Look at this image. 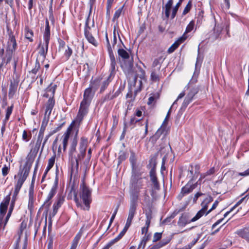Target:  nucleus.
<instances>
[{
	"label": "nucleus",
	"instance_id": "nucleus-1",
	"mask_svg": "<svg viewBox=\"0 0 249 249\" xmlns=\"http://www.w3.org/2000/svg\"><path fill=\"white\" fill-rule=\"evenodd\" d=\"M98 87V85L95 86V89ZM94 88V87L92 85L91 87L87 88L84 91L83 99L80 103L79 111L76 116V121L78 122V125H80L84 117L88 113L89 107L94 95V92L92 90V88Z\"/></svg>",
	"mask_w": 249,
	"mask_h": 249
},
{
	"label": "nucleus",
	"instance_id": "nucleus-2",
	"mask_svg": "<svg viewBox=\"0 0 249 249\" xmlns=\"http://www.w3.org/2000/svg\"><path fill=\"white\" fill-rule=\"evenodd\" d=\"M92 190L87 186L84 180L83 179L79 189V196L82 203L79 200L76 195L74 196V201L76 206L84 210H89L90 208V204L91 202Z\"/></svg>",
	"mask_w": 249,
	"mask_h": 249
},
{
	"label": "nucleus",
	"instance_id": "nucleus-3",
	"mask_svg": "<svg viewBox=\"0 0 249 249\" xmlns=\"http://www.w3.org/2000/svg\"><path fill=\"white\" fill-rule=\"evenodd\" d=\"M32 164H31L26 161L25 164L22 167H20L18 172L17 175L14 177L15 179H17L15 184V194H18L20 191L23 183L28 177L31 167Z\"/></svg>",
	"mask_w": 249,
	"mask_h": 249
},
{
	"label": "nucleus",
	"instance_id": "nucleus-4",
	"mask_svg": "<svg viewBox=\"0 0 249 249\" xmlns=\"http://www.w3.org/2000/svg\"><path fill=\"white\" fill-rule=\"evenodd\" d=\"M45 24L46 26L43 34V39L44 42L43 44L40 42L39 45V53L44 58L46 57L47 53L48 45L50 39V28L48 19L46 20Z\"/></svg>",
	"mask_w": 249,
	"mask_h": 249
},
{
	"label": "nucleus",
	"instance_id": "nucleus-5",
	"mask_svg": "<svg viewBox=\"0 0 249 249\" xmlns=\"http://www.w3.org/2000/svg\"><path fill=\"white\" fill-rule=\"evenodd\" d=\"M142 184L141 179H139L136 182L132 184L130 192V204L138 206L140 200V193L142 189Z\"/></svg>",
	"mask_w": 249,
	"mask_h": 249
},
{
	"label": "nucleus",
	"instance_id": "nucleus-6",
	"mask_svg": "<svg viewBox=\"0 0 249 249\" xmlns=\"http://www.w3.org/2000/svg\"><path fill=\"white\" fill-rule=\"evenodd\" d=\"M75 125H77V129H78L80 125H78V122L76 121V119L71 123L70 125L67 128L66 131L64 132L61 138L63 149L64 151L66 150L70 135Z\"/></svg>",
	"mask_w": 249,
	"mask_h": 249
},
{
	"label": "nucleus",
	"instance_id": "nucleus-7",
	"mask_svg": "<svg viewBox=\"0 0 249 249\" xmlns=\"http://www.w3.org/2000/svg\"><path fill=\"white\" fill-rule=\"evenodd\" d=\"M42 139L43 137H40V136H37V139L35 146L31 148L29 153L26 157V161H28V163L29 162L30 164H33L35 160L40 147Z\"/></svg>",
	"mask_w": 249,
	"mask_h": 249
},
{
	"label": "nucleus",
	"instance_id": "nucleus-8",
	"mask_svg": "<svg viewBox=\"0 0 249 249\" xmlns=\"http://www.w3.org/2000/svg\"><path fill=\"white\" fill-rule=\"evenodd\" d=\"M88 145V138L85 137H82L79 142V153L77 155V157L75 158L77 166L78 165V161L81 160L85 157Z\"/></svg>",
	"mask_w": 249,
	"mask_h": 249
},
{
	"label": "nucleus",
	"instance_id": "nucleus-9",
	"mask_svg": "<svg viewBox=\"0 0 249 249\" xmlns=\"http://www.w3.org/2000/svg\"><path fill=\"white\" fill-rule=\"evenodd\" d=\"M58 186V179L56 178L54 183L47 196V197L43 204V206H44L47 209L49 208L51 204V200L52 198L54 196L57 192V189Z\"/></svg>",
	"mask_w": 249,
	"mask_h": 249
},
{
	"label": "nucleus",
	"instance_id": "nucleus-10",
	"mask_svg": "<svg viewBox=\"0 0 249 249\" xmlns=\"http://www.w3.org/2000/svg\"><path fill=\"white\" fill-rule=\"evenodd\" d=\"M106 40L107 45V49L109 55L110 60L111 61V67L112 71L114 70L116 68V59L113 54L110 44L109 43V39L107 36V33L106 31L105 34Z\"/></svg>",
	"mask_w": 249,
	"mask_h": 249
},
{
	"label": "nucleus",
	"instance_id": "nucleus-11",
	"mask_svg": "<svg viewBox=\"0 0 249 249\" xmlns=\"http://www.w3.org/2000/svg\"><path fill=\"white\" fill-rule=\"evenodd\" d=\"M199 181L198 180L196 183H194L192 181L190 180L181 189V194L182 196L192 192L193 190L196 187L197 184L198 183Z\"/></svg>",
	"mask_w": 249,
	"mask_h": 249
},
{
	"label": "nucleus",
	"instance_id": "nucleus-12",
	"mask_svg": "<svg viewBox=\"0 0 249 249\" xmlns=\"http://www.w3.org/2000/svg\"><path fill=\"white\" fill-rule=\"evenodd\" d=\"M55 104V101L54 99H49L48 101L45 105V113L44 116L46 117L50 116L52 111L54 107Z\"/></svg>",
	"mask_w": 249,
	"mask_h": 249
},
{
	"label": "nucleus",
	"instance_id": "nucleus-13",
	"mask_svg": "<svg viewBox=\"0 0 249 249\" xmlns=\"http://www.w3.org/2000/svg\"><path fill=\"white\" fill-rule=\"evenodd\" d=\"M192 220L193 218L191 220L189 219L188 216L187 214H183L179 218L178 221V226L179 228H183L187 224L195 221H192Z\"/></svg>",
	"mask_w": 249,
	"mask_h": 249
},
{
	"label": "nucleus",
	"instance_id": "nucleus-14",
	"mask_svg": "<svg viewBox=\"0 0 249 249\" xmlns=\"http://www.w3.org/2000/svg\"><path fill=\"white\" fill-rule=\"evenodd\" d=\"M56 86L51 84L46 89L45 93L43 94V97L49 98V99L53 98Z\"/></svg>",
	"mask_w": 249,
	"mask_h": 249
},
{
	"label": "nucleus",
	"instance_id": "nucleus-15",
	"mask_svg": "<svg viewBox=\"0 0 249 249\" xmlns=\"http://www.w3.org/2000/svg\"><path fill=\"white\" fill-rule=\"evenodd\" d=\"M195 168V173L194 174V167L192 165H190L187 171V176L191 178L190 180L192 181L194 179L195 176H197V174L199 173V165H196Z\"/></svg>",
	"mask_w": 249,
	"mask_h": 249
},
{
	"label": "nucleus",
	"instance_id": "nucleus-16",
	"mask_svg": "<svg viewBox=\"0 0 249 249\" xmlns=\"http://www.w3.org/2000/svg\"><path fill=\"white\" fill-rule=\"evenodd\" d=\"M89 30H90L89 27L86 28L84 31V35L85 37L88 42L94 46L96 47L98 45V43L95 38L90 33Z\"/></svg>",
	"mask_w": 249,
	"mask_h": 249
},
{
	"label": "nucleus",
	"instance_id": "nucleus-17",
	"mask_svg": "<svg viewBox=\"0 0 249 249\" xmlns=\"http://www.w3.org/2000/svg\"><path fill=\"white\" fill-rule=\"evenodd\" d=\"M185 35H184L179 37L168 49V52L169 53H172L174 52L179 45L185 40Z\"/></svg>",
	"mask_w": 249,
	"mask_h": 249
},
{
	"label": "nucleus",
	"instance_id": "nucleus-18",
	"mask_svg": "<svg viewBox=\"0 0 249 249\" xmlns=\"http://www.w3.org/2000/svg\"><path fill=\"white\" fill-rule=\"evenodd\" d=\"M17 48V43L15 37L13 35H9V40L7 43V48L11 53H12Z\"/></svg>",
	"mask_w": 249,
	"mask_h": 249
},
{
	"label": "nucleus",
	"instance_id": "nucleus-19",
	"mask_svg": "<svg viewBox=\"0 0 249 249\" xmlns=\"http://www.w3.org/2000/svg\"><path fill=\"white\" fill-rule=\"evenodd\" d=\"M78 129L77 128L75 132V134L74 139H73L70 148L69 154L72 157H73L74 154L76 152V148L77 144V137L78 133Z\"/></svg>",
	"mask_w": 249,
	"mask_h": 249
},
{
	"label": "nucleus",
	"instance_id": "nucleus-20",
	"mask_svg": "<svg viewBox=\"0 0 249 249\" xmlns=\"http://www.w3.org/2000/svg\"><path fill=\"white\" fill-rule=\"evenodd\" d=\"M18 86V83L17 82L15 81L11 82L8 92L9 98H13L17 91Z\"/></svg>",
	"mask_w": 249,
	"mask_h": 249
},
{
	"label": "nucleus",
	"instance_id": "nucleus-21",
	"mask_svg": "<svg viewBox=\"0 0 249 249\" xmlns=\"http://www.w3.org/2000/svg\"><path fill=\"white\" fill-rule=\"evenodd\" d=\"M197 91L196 89H193L191 90L185 97L184 102L182 104V106L186 107L188 104L191 102L193 97L196 93Z\"/></svg>",
	"mask_w": 249,
	"mask_h": 249
},
{
	"label": "nucleus",
	"instance_id": "nucleus-22",
	"mask_svg": "<svg viewBox=\"0 0 249 249\" xmlns=\"http://www.w3.org/2000/svg\"><path fill=\"white\" fill-rule=\"evenodd\" d=\"M202 208L199 210L193 218L192 221H196L199 219L200 217H201L205 213L206 211L208 208V204H204V202L202 203L201 204Z\"/></svg>",
	"mask_w": 249,
	"mask_h": 249
},
{
	"label": "nucleus",
	"instance_id": "nucleus-23",
	"mask_svg": "<svg viewBox=\"0 0 249 249\" xmlns=\"http://www.w3.org/2000/svg\"><path fill=\"white\" fill-rule=\"evenodd\" d=\"M10 201V197L7 196L1 203L0 205V213H6Z\"/></svg>",
	"mask_w": 249,
	"mask_h": 249
},
{
	"label": "nucleus",
	"instance_id": "nucleus-24",
	"mask_svg": "<svg viewBox=\"0 0 249 249\" xmlns=\"http://www.w3.org/2000/svg\"><path fill=\"white\" fill-rule=\"evenodd\" d=\"M110 70L111 71V72H110L109 75L108 76L107 78L103 82L102 85L101 86V89H100L101 92H102L105 90V89L108 86L109 83L112 80V77L113 75V73L114 71L115 70V69L114 70L112 71L111 69V67H110Z\"/></svg>",
	"mask_w": 249,
	"mask_h": 249
},
{
	"label": "nucleus",
	"instance_id": "nucleus-25",
	"mask_svg": "<svg viewBox=\"0 0 249 249\" xmlns=\"http://www.w3.org/2000/svg\"><path fill=\"white\" fill-rule=\"evenodd\" d=\"M236 233L240 237L249 240V227L238 230Z\"/></svg>",
	"mask_w": 249,
	"mask_h": 249
},
{
	"label": "nucleus",
	"instance_id": "nucleus-26",
	"mask_svg": "<svg viewBox=\"0 0 249 249\" xmlns=\"http://www.w3.org/2000/svg\"><path fill=\"white\" fill-rule=\"evenodd\" d=\"M162 62L163 60L161 57L155 59L152 64L153 70L158 71H160Z\"/></svg>",
	"mask_w": 249,
	"mask_h": 249
},
{
	"label": "nucleus",
	"instance_id": "nucleus-27",
	"mask_svg": "<svg viewBox=\"0 0 249 249\" xmlns=\"http://www.w3.org/2000/svg\"><path fill=\"white\" fill-rule=\"evenodd\" d=\"M173 3V0H169L165 6L163 7L166 18H169L170 13V10Z\"/></svg>",
	"mask_w": 249,
	"mask_h": 249
},
{
	"label": "nucleus",
	"instance_id": "nucleus-28",
	"mask_svg": "<svg viewBox=\"0 0 249 249\" xmlns=\"http://www.w3.org/2000/svg\"><path fill=\"white\" fill-rule=\"evenodd\" d=\"M65 200V197L64 196L58 194L57 196L55 202L53 204V206H55L57 208H59Z\"/></svg>",
	"mask_w": 249,
	"mask_h": 249
},
{
	"label": "nucleus",
	"instance_id": "nucleus-29",
	"mask_svg": "<svg viewBox=\"0 0 249 249\" xmlns=\"http://www.w3.org/2000/svg\"><path fill=\"white\" fill-rule=\"evenodd\" d=\"M35 201L34 192H29L28 209L32 211L34 208V204Z\"/></svg>",
	"mask_w": 249,
	"mask_h": 249
},
{
	"label": "nucleus",
	"instance_id": "nucleus-30",
	"mask_svg": "<svg viewBox=\"0 0 249 249\" xmlns=\"http://www.w3.org/2000/svg\"><path fill=\"white\" fill-rule=\"evenodd\" d=\"M150 177L151 181L153 182L155 188H157L159 186L155 170L154 169L151 170L150 172Z\"/></svg>",
	"mask_w": 249,
	"mask_h": 249
},
{
	"label": "nucleus",
	"instance_id": "nucleus-31",
	"mask_svg": "<svg viewBox=\"0 0 249 249\" xmlns=\"http://www.w3.org/2000/svg\"><path fill=\"white\" fill-rule=\"evenodd\" d=\"M138 77H140L141 80L140 81V84L142 83V81H145V73L143 70L142 68H139L138 71H137L136 77L135 78V81H136Z\"/></svg>",
	"mask_w": 249,
	"mask_h": 249
},
{
	"label": "nucleus",
	"instance_id": "nucleus-32",
	"mask_svg": "<svg viewBox=\"0 0 249 249\" xmlns=\"http://www.w3.org/2000/svg\"><path fill=\"white\" fill-rule=\"evenodd\" d=\"M166 129V125H163L161 126V127L157 131V132L155 133V135L153 136V138L155 140H157L158 139L160 136L164 132Z\"/></svg>",
	"mask_w": 249,
	"mask_h": 249
},
{
	"label": "nucleus",
	"instance_id": "nucleus-33",
	"mask_svg": "<svg viewBox=\"0 0 249 249\" xmlns=\"http://www.w3.org/2000/svg\"><path fill=\"white\" fill-rule=\"evenodd\" d=\"M126 232V231L123 229L119 235L116 238L112 240L107 246H108L109 248L111 245L120 240L125 234Z\"/></svg>",
	"mask_w": 249,
	"mask_h": 249
},
{
	"label": "nucleus",
	"instance_id": "nucleus-34",
	"mask_svg": "<svg viewBox=\"0 0 249 249\" xmlns=\"http://www.w3.org/2000/svg\"><path fill=\"white\" fill-rule=\"evenodd\" d=\"M195 26V21L194 20H192L190 22L189 24L187 26L186 30L184 34L182 36L185 35V40L188 38V36L187 35L188 33L191 32L194 28Z\"/></svg>",
	"mask_w": 249,
	"mask_h": 249
},
{
	"label": "nucleus",
	"instance_id": "nucleus-35",
	"mask_svg": "<svg viewBox=\"0 0 249 249\" xmlns=\"http://www.w3.org/2000/svg\"><path fill=\"white\" fill-rule=\"evenodd\" d=\"M55 155H54L53 157H52L50 159L48 160V165L46 167V169L45 170V175L53 167L54 162H55Z\"/></svg>",
	"mask_w": 249,
	"mask_h": 249
},
{
	"label": "nucleus",
	"instance_id": "nucleus-36",
	"mask_svg": "<svg viewBox=\"0 0 249 249\" xmlns=\"http://www.w3.org/2000/svg\"><path fill=\"white\" fill-rule=\"evenodd\" d=\"M25 37L30 42H32L33 41V36H34V33L32 30L28 27H26L25 29Z\"/></svg>",
	"mask_w": 249,
	"mask_h": 249
},
{
	"label": "nucleus",
	"instance_id": "nucleus-37",
	"mask_svg": "<svg viewBox=\"0 0 249 249\" xmlns=\"http://www.w3.org/2000/svg\"><path fill=\"white\" fill-rule=\"evenodd\" d=\"M81 238V234H77L72 240L70 249H76Z\"/></svg>",
	"mask_w": 249,
	"mask_h": 249
},
{
	"label": "nucleus",
	"instance_id": "nucleus-38",
	"mask_svg": "<svg viewBox=\"0 0 249 249\" xmlns=\"http://www.w3.org/2000/svg\"><path fill=\"white\" fill-rule=\"evenodd\" d=\"M132 67L133 63L131 62H129L128 63L124 62V63L122 65V68L123 69L124 72H130L132 70Z\"/></svg>",
	"mask_w": 249,
	"mask_h": 249
},
{
	"label": "nucleus",
	"instance_id": "nucleus-39",
	"mask_svg": "<svg viewBox=\"0 0 249 249\" xmlns=\"http://www.w3.org/2000/svg\"><path fill=\"white\" fill-rule=\"evenodd\" d=\"M118 55L124 59H128L129 58V53L123 49H119L118 50Z\"/></svg>",
	"mask_w": 249,
	"mask_h": 249
},
{
	"label": "nucleus",
	"instance_id": "nucleus-40",
	"mask_svg": "<svg viewBox=\"0 0 249 249\" xmlns=\"http://www.w3.org/2000/svg\"><path fill=\"white\" fill-rule=\"evenodd\" d=\"M117 34L118 36V37H119L120 40L122 42L121 39L120 38V35H119V34L118 32L117 26H114V29H113V42H112L113 46H114L117 43Z\"/></svg>",
	"mask_w": 249,
	"mask_h": 249
},
{
	"label": "nucleus",
	"instance_id": "nucleus-41",
	"mask_svg": "<svg viewBox=\"0 0 249 249\" xmlns=\"http://www.w3.org/2000/svg\"><path fill=\"white\" fill-rule=\"evenodd\" d=\"M137 207L138 206L130 205L128 216L134 217L136 213Z\"/></svg>",
	"mask_w": 249,
	"mask_h": 249
},
{
	"label": "nucleus",
	"instance_id": "nucleus-42",
	"mask_svg": "<svg viewBox=\"0 0 249 249\" xmlns=\"http://www.w3.org/2000/svg\"><path fill=\"white\" fill-rule=\"evenodd\" d=\"M214 171L215 170L214 168H211L206 173L201 174L200 178L198 180L200 181L202 179L204 178L206 176L213 174L214 173Z\"/></svg>",
	"mask_w": 249,
	"mask_h": 249
},
{
	"label": "nucleus",
	"instance_id": "nucleus-43",
	"mask_svg": "<svg viewBox=\"0 0 249 249\" xmlns=\"http://www.w3.org/2000/svg\"><path fill=\"white\" fill-rule=\"evenodd\" d=\"M181 2H182V1H180L179 0V1L176 4V6L173 8V9L172 10L171 17V19H173L175 17L177 12V11L178 10V8L179 7Z\"/></svg>",
	"mask_w": 249,
	"mask_h": 249
},
{
	"label": "nucleus",
	"instance_id": "nucleus-44",
	"mask_svg": "<svg viewBox=\"0 0 249 249\" xmlns=\"http://www.w3.org/2000/svg\"><path fill=\"white\" fill-rule=\"evenodd\" d=\"M123 7H124V6L120 7L118 9H117L115 11V12L114 14V16H113V20L114 21L115 20L119 18V17L120 16V15L122 14V11L123 9Z\"/></svg>",
	"mask_w": 249,
	"mask_h": 249
},
{
	"label": "nucleus",
	"instance_id": "nucleus-45",
	"mask_svg": "<svg viewBox=\"0 0 249 249\" xmlns=\"http://www.w3.org/2000/svg\"><path fill=\"white\" fill-rule=\"evenodd\" d=\"M47 249H53V237L49 236L47 239Z\"/></svg>",
	"mask_w": 249,
	"mask_h": 249
},
{
	"label": "nucleus",
	"instance_id": "nucleus-46",
	"mask_svg": "<svg viewBox=\"0 0 249 249\" xmlns=\"http://www.w3.org/2000/svg\"><path fill=\"white\" fill-rule=\"evenodd\" d=\"M72 53V49L69 46H67V49L65 50V53H64V56L66 58L67 60H68L71 55Z\"/></svg>",
	"mask_w": 249,
	"mask_h": 249
},
{
	"label": "nucleus",
	"instance_id": "nucleus-47",
	"mask_svg": "<svg viewBox=\"0 0 249 249\" xmlns=\"http://www.w3.org/2000/svg\"><path fill=\"white\" fill-rule=\"evenodd\" d=\"M13 108H14L13 104H12L11 106L8 107L7 108V109L6 110V114H5V117L8 118L9 119L10 118V116L12 113Z\"/></svg>",
	"mask_w": 249,
	"mask_h": 249
},
{
	"label": "nucleus",
	"instance_id": "nucleus-48",
	"mask_svg": "<svg viewBox=\"0 0 249 249\" xmlns=\"http://www.w3.org/2000/svg\"><path fill=\"white\" fill-rule=\"evenodd\" d=\"M191 7H192V2L190 0L188 2L187 5H186L185 7L184 8V10L182 12V15H185L187 13H188L189 12V11L190 10Z\"/></svg>",
	"mask_w": 249,
	"mask_h": 249
},
{
	"label": "nucleus",
	"instance_id": "nucleus-49",
	"mask_svg": "<svg viewBox=\"0 0 249 249\" xmlns=\"http://www.w3.org/2000/svg\"><path fill=\"white\" fill-rule=\"evenodd\" d=\"M10 170V165H4L2 168V174L3 176H6L9 173Z\"/></svg>",
	"mask_w": 249,
	"mask_h": 249
},
{
	"label": "nucleus",
	"instance_id": "nucleus-50",
	"mask_svg": "<svg viewBox=\"0 0 249 249\" xmlns=\"http://www.w3.org/2000/svg\"><path fill=\"white\" fill-rule=\"evenodd\" d=\"M157 71L152 70V71L151 74V79L153 81H158L159 80V76L156 73Z\"/></svg>",
	"mask_w": 249,
	"mask_h": 249
},
{
	"label": "nucleus",
	"instance_id": "nucleus-51",
	"mask_svg": "<svg viewBox=\"0 0 249 249\" xmlns=\"http://www.w3.org/2000/svg\"><path fill=\"white\" fill-rule=\"evenodd\" d=\"M129 160L132 165L134 167L136 164V158L135 157V155L133 152H132L129 158Z\"/></svg>",
	"mask_w": 249,
	"mask_h": 249
},
{
	"label": "nucleus",
	"instance_id": "nucleus-52",
	"mask_svg": "<svg viewBox=\"0 0 249 249\" xmlns=\"http://www.w3.org/2000/svg\"><path fill=\"white\" fill-rule=\"evenodd\" d=\"M49 118H50L49 117H48V116L46 117V116H44L40 127L46 128V126H47V124H48V122L49 120Z\"/></svg>",
	"mask_w": 249,
	"mask_h": 249
},
{
	"label": "nucleus",
	"instance_id": "nucleus-53",
	"mask_svg": "<svg viewBox=\"0 0 249 249\" xmlns=\"http://www.w3.org/2000/svg\"><path fill=\"white\" fill-rule=\"evenodd\" d=\"M11 59V56L10 55L7 58L6 62H5V59L4 58H2V62H1V63H0V71H2V67L3 65V64L4 63L7 64L8 63H9Z\"/></svg>",
	"mask_w": 249,
	"mask_h": 249
},
{
	"label": "nucleus",
	"instance_id": "nucleus-54",
	"mask_svg": "<svg viewBox=\"0 0 249 249\" xmlns=\"http://www.w3.org/2000/svg\"><path fill=\"white\" fill-rule=\"evenodd\" d=\"M161 238V233L156 232L153 236V242H157L159 241Z\"/></svg>",
	"mask_w": 249,
	"mask_h": 249
},
{
	"label": "nucleus",
	"instance_id": "nucleus-55",
	"mask_svg": "<svg viewBox=\"0 0 249 249\" xmlns=\"http://www.w3.org/2000/svg\"><path fill=\"white\" fill-rule=\"evenodd\" d=\"M22 139L23 141H25V142H28L30 139V137L28 136L26 130H24L23 132Z\"/></svg>",
	"mask_w": 249,
	"mask_h": 249
},
{
	"label": "nucleus",
	"instance_id": "nucleus-56",
	"mask_svg": "<svg viewBox=\"0 0 249 249\" xmlns=\"http://www.w3.org/2000/svg\"><path fill=\"white\" fill-rule=\"evenodd\" d=\"M249 196V195H247L246 196L243 197L242 198H241L240 200H239L236 203V204L231 208V211H233L236 207H237V206H238L240 204H241L242 203V202L243 201V200L247 197H248Z\"/></svg>",
	"mask_w": 249,
	"mask_h": 249
},
{
	"label": "nucleus",
	"instance_id": "nucleus-57",
	"mask_svg": "<svg viewBox=\"0 0 249 249\" xmlns=\"http://www.w3.org/2000/svg\"><path fill=\"white\" fill-rule=\"evenodd\" d=\"M249 196V195H247L246 196L243 197L242 198H241L240 200H239L236 203V204L231 208V211H233L236 207H237V206H238L240 204H241L242 203V202L243 201V200L247 197H248Z\"/></svg>",
	"mask_w": 249,
	"mask_h": 249
},
{
	"label": "nucleus",
	"instance_id": "nucleus-58",
	"mask_svg": "<svg viewBox=\"0 0 249 249\" xmlns=\"http://www.w3.org/2000/svg\"><path fill=\"white\" fill-rule=\"evenodd\" d=\"M142 194L143 196V201L147 202L149 200V196L147 195V190L144 189Z\"/></svg>",
	"mask_w": 249,
	"mask_h": 249
},
{
	"label": "nucleus",
	"instance_id": "nucleus-59",
	"mask_svg": "<svg viewBox=\"0 0 249 249\" xmlns=\"http://www.w3.org/2000/svg\"><path fill=\"white\" fill-rule=\"evenodd\" d=\"M230 7L229 0H224V4L223 5V8L224 9L228 10Z\"/></svg>",
	"mask_w": 249,
	"mask_h": 249
},
{
	"label": "nucleus",
	"instance_id": "nucleus-60",
	"mask_svg": "<svg viewBox=\"0 0 249 249\" xmlns=\"http://www.w3.org/2000/svg\"><path fill=\"white\" fill-rule=\"evenodd\" d=\"M140 120L136 118L135 116H132L130 120V124H134L138 122Z\"/></svg>",
	"mask_w": 249,
	"mask_h": 249
},
{
	"label": "nucleus",
	"instance_id": "nucleus-61",
	"mask_svg": "<svg viewBox=\"0 0 249 249\" xmlns=\"http://www.w3.org/2000/svg\"><path fill=\"white\" fill-rule=\"evenodd\" d=\"M202 195H203V194L202 193L197 192V193H196L193 197L194 203H196V202L198 198Z\"/></svg>",
	"mask_w": 249,
	"mask_h": 249
},
{
	"label": "nucleus",
	"instance_id": "nucleus-62",
	"mask_svg": "<svg viewBox=\"0 0 249 249\" xmlns=\"http://www.w3.org/2000/svg\"><path fill=\"white\" fill-rule=\"evenodd\" d=\"M58 210V208H56L55 206H54V207L53 206V212L50 214V218H51L52 217L54 216V215L57 213Z\"/></svg>",
	"mask_w": 249,
	"mask_h": 249
},
{
	"label": "nucleus",
	"instance_id": "nucleus-63",
	"mask_svg": "<svg viewBox=\"0 0 249 249\" xmlns=\"http://www.w3.org/2000/svg\"><path fill=\"white\" fill-rule=\"evenodd\" d=\"M58 210V208H56L55 206H54V207L53 206V212L50 214V218H51L52 217L54 216V215L57 213Z\"/></svg>",
	"mask_w": 249,
	"mask_h": 249
},
{
	"label": "nucleus",
	"instance_id": "nucleus-64",
	"mask_svg": "<svg viewBox=\"0 0 249 249\" xmlns=\"http://www.w3.org/2000/svg\"><path fill=\"white\" fill-rule=\"evenodd\" d=\"M40 68L39 63H36L34 69H33L31 72L34 74H36Z\"/></svg>",
	"mask_w": 249,
	"mask_h": 249
}]
</instances>
